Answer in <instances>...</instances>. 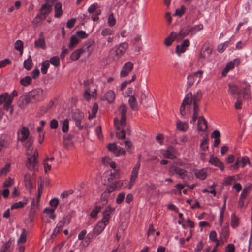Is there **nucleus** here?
I'll return each mask as SVG.
<instances>
[{
    "label": "nucleus",
    "instance_id": "f257e3e1",
    "mask_svg": "<svg viewBox=\"0 0 252 252\" xmlns=\"http://www.w3.org/2000/svg\"><path fill=\"white\" fill-rule=\"evenodd\" d=\"M229 93L233 95L237 96V102L234 105L236 109H240L242 108V101L241 98V94L244 99H247L250 95V85L246 82L238 83H231L228 85Z\"/></svg>",
    "mask_w": 252,
    "mask_h": 252
},
{
    "label": "nucleus",
    "instance_id": "f03ea898",
    "mask_svg": "<svg viewBox=\"0 0 252 252\" xmlns=\"http://www.w3.org/2000/svg\"><path fill=\"white\" fill-rule=\"evenodd\" d=\"M188 165L181 162L174 163L169 169V174L171 176L177 175L184 181H189L192 178L187 172Z\"/></svg>",
    "mask_w": 252,
    "mask_h": 252
},
{
    "label": "nucleus",
    "instance_id": "7ed1b4c3",
    "mask_svg": "<svg viewBox=\"0 0 252 252\" xmlns=\"http://www.w3.org/2000/svg\"><path fill=\"white\" fill-rule=\"evenodd\" d=\"M32 144V140L31 138L28 139L25 144V146L28 149L27 154L29 156L27 158V161L26 163L27 168L31 171H35L38 169L39 166V162L37 160L38 157V153L37 151H35L32 155H30V148Z\"/></svg>",
    "mask_w": 252,
    "mask_h": 252
},
{
    "label": "nucleus",
    "instance_id": "20e7f679",
    "mask_svg": "<svg viewBox=\"0 0 252 252\" xmlns=\"http://www.w3.org/2000/svg\"><path fill=\"white\" fill-rule=\"evenodd\" d=\"M46 2L43 4L40 9V13L38 14L36 18L40 20L46 19L47 15L52 11L53 3L56 0H45Z\"/></svg>",
    "mask_w": 252,
    "mask_h": 252
},
{
    "label": "nucleus",
    "instance_id": "39448f33",
    "mask_svg": "<svg viewBox=\"0 0 252 252\" xmlns=\"http://www.w3.org/2000/svg\"><path fill=\"white\" fill-rule=\"evenodd\" d=\"M12 97L9 96L8 93H5L1 94V105L2 104L4 110H9L10 115H12L14 111L13 106L12 105Z\"/></svg>",
    "mask_w": 252,
    "mask_h": 252
},
{
    "label": "nucleus",
    "instance_id": "423d86ee",
    "mask_svg": "<svg viewBox=\"0 0 252 252\" xmlns=\"http://www.w3.org/2000/svg\"><path fill=\"white\" fill-rule=\"evenodd\" d=\"M32 102H37L43 100L46 96L44 91L41 88H36L28 93Z\"/></svg>",
    "mask_w": 252,
    "mask_h": 252
},
{
    "label": "nucleus",
    "instance_id": "0eeeda50",
    "mask_svg": "<svg viewBox=\"0 0 252 252\" xmlns=\"http://www.w3.org/2000/svg\"><path fill=\"white\" fill-rule=\"evenodd\" d=\"M140 167V162L138 161L137 164L133 167L131 172V175L130 179V182L128 186L129 189H131L134 183L136 181L138 174V171Z\"/></svg>",
    "mask_w": 252,
    "mask_h": 252
},
{
    "label": "nucleus",
    "instance_id": "6e6552de",
    "mask_svg": "<svg viewBox=\"0 0 252 252\" xmlns=\"http://www.w3.org/2000/svg\"><path fill=\"white\" fill-rule=\"evenodd\" d=\"M240 163H242L243 168L244 167L247 163H250L249 158L247 156L238 158L235 163L231 166L230 169H237L239 167Z\"/></svg>",
    "mask_w": 252,
    "mask_h": 252
},
{
    "label": "nucleus",
    "instance_id": "1a4fd4ad",
    "mask_svg": "<svg viewBox=\"0 0 252 252\" xmlns=\"http://www.w3.org/2000/svg\"><path fill=\"white\" fill-rule=\"evenodd\" d=\"M133 68V64L131 62L125 63L121 71L120 76L121 77H126Z\"/></svg>",
    "mask_w": 252,
    "mask_h": 252
},
{
    "label": "nucleus",
    "instance_id": "9d476101",
    "mask_svg": "<svg viewBox=\"0 0 252 252\" xmlns=\"http://www.w3.org/2000/svg\"><path fill=\"white\" fill-rule=\"evenodd\" d=\"M123 55V51L120 50L118 46L112 48L109 52V56L114 61L118 60Z\"/></svg>",
    "mask_w": 252,
    "mask_h": 252
},
{
    "label": "nucleus",
    "instance_id": "9b49d317",
    "mask_svg": "<svg viewBox=\"0 0 252 252\" xmlns=\"http://www.w3.org/2000/svg\"><path fill=\"white\" fill-rule=\"evenodd\" d=\"M114 211V208H111L110 206H107L103 212V218L101 221L107 225L110 219V215Z\"/></svg>",
    "mask_w": 252,
    "mask_h": 252
},
{
    "label": "nucleus",
    "instance_id": "f8f14e48",
    "mask_svg": "<svg viewBox=\"0 0 252 252\" xmlns=\"http://www.w3.org/2000/svg\"><path fill=\"white\" fill-rule=\"evenodd\" d=\"M220 239L221 244H223L229 236V225L227 224L225 226H223L221 231L220 232Z\"/></svg>",
    "mask_w": 252,
    "mask_h": 252
},
{
    "label": "nucleus",
    "instance_id": "ddd939ff",
    "mask_svg": "<svg viewBox=\"0 0 252 252\" xmlns=\"http://www.w3.org/2000/svg\"><path fill=\"white\" fill-rule=\"evenodd\" d=\"M72 117L75 122L76 126L81 129L83 128V126H81V123L84 117L83 114L79 111H75L72 114Z\"/></svg>",
    "mask_w": 252,
    "mask_h": 252
},
{
    "label": "nucleus",
    "instance_id": "4468645a",
    "mask_svg": "<svg viewBox=\"0 0 252 252\" xmlns=\"http://www.w3.org/2000/svg\"><path fill=\"white\" fill-rule=\"evenodd\" d=\"M94 48V44L93 40L88 41L82 47L80 48L82 53L87 52L88 55L89 56Z\"/></svg>",
    "mask_w": 252,
    "mask_h": 252
},
{
    "label": "nucleus",
    "instance_id": "2eb2a0df",
    "mask_svg": "<svg viewBox=\"0 0 252 252\" xmlns=\"http://www.w3.org/2000/svg\"><path fill=\"white\" fill-rule=\"evenodd\" d=\"M29 136V129L25 127H23L18 132V139L19 141L24 142L25 140L28 139Z\"/></svg>",
    "mask_w": 252,
    "mask_h": 252
},
{
    "label": "nucleus",
    "instance_id": "dca6fc26",
    "mask_svg": "<svg viewBox=\"0 0 252 252\" xmlns=\"http://www.w3.org/2000/svg\"><path fill=\"white\" fill-rule=\"evenodd\" d=\"M203 74V71L201 70L198 71L196 72H195L193 74H189L188 75L187 77V84L189 87H190L194 83V77L195 76L197 77L198 76L199 78V79L198 81V83L199 82L200 79L201 78L202 75Z\"/></svg>",
    "mask_w": 252,
    "mask_h": 252
},
{
    "label": "nucleus",
    "instance_id": "f3484780",
    "mask_svg": "<svg viewBox=\"0 0 252 252\" xmlns=\"http://www.w3.org/2000/svg\"><path fill=\"white\" fill-rule=\"evenodd\" d=\"M32 103L31 98L27 93L25 95L21 96L18 102V105L21 108H24L28 104Z\"/></svg>",
    "mask_w": 252,
    "mask_h": 252
},
{
    "label": "nucleus",
    "instance_id": "a211bd4d",
    "mask_svg": "<svg viewBox=\"0 0 252 252\" xmlns=\"http://www.w3.org/2000/svg\"><path fill=\"white\" fill-rule=\"evenodd\" d=\"M163 156L167 158L174 159L176 157V151L174 147L170 146L163 153Z\"/></svg>",
    "mask_w": 252,
    "mask_h": 252
},
{
    "label": "nucleus",
    "instance_id": "6ab92c4d",
    "mask_svg": "<svg viewBox=\"0 0 252 252\" xmlns=\"http://www.w3.org/2000/svg\"><path fill=\"white\" fill-rule=\"evenodd\" d=\"M192 96V93H189L187 94L186 95L185 98L183 100L182 104L180 107V114L183 116L185 115L186 112H185V107L186 105L188 104H190V98Z\"/></svg>",
    "mask_w": 252,
    "mask_h": 252
},
{
    "label": "nucleus",
    "instance_id": "aec40b11",
    "mask_svg": "<svg viewBox=\"0 0 252 252\" xmlns=\"http://www.w3.org/2000/svg\"><path fill=\"white\" fill-rule=\"evenodd\" d=\"M195 176L201 180H205L208 175V169L203 168L201 169H195L194 171Z\"/></svg>",
    "mask_w": 252,
    "mask_h": 252
},
{
    "label": "nucleus",
    "instance_id": "412c9836",
    "mask_svg": "<svg viewBox=\"0 0 252 252\" xmlns=\"http://www.w3.org/2000/svg\"><path fill=\"white\" fill-rule=\"evenodd\" d=\"M190 45V42L189 39L185 40L182 44L180 45H177L176 48V52L179 56H180V54L184 53L186 51V48Z\"/></svg>",
    "mask_w": 252,
    "mask_h": 252
},
{
    "label": "nucleus",
    "instance_id": "4be33fe9",
    "mask_svg": "<svg viewBox=\"0 0 252 252\" xmlns=\"http://www.w3.org/2000/svg\"><path fill=\"white\" fill-rule=\"evenodd\" d=\"M209 162L215 166L219 167L221 171H223L224 170V165L223 163L216 157H214L212 155L210 157Z\"/></svg>",
    "mask_w": 252,
    "mask_h": 252
},
{
    "label": "nucleus",
    "instance_id": "5701e85b",
    "mask_svg": "<svg viewBox=\"0 0 252 252\" xmlns=\"http://www.w3.org/2000/svg\"><path fill=\"white\" fill-rule=\"evenodd\" d=\"M126 118H121L120 121L118 118L114 119V124L117 130L125 129V127H126Z\"/></svg>",
    "mask_w": 252,
    "mask_h": 252
},
{
    "label": "nucleus",
    "instance_id": "b1692460",
    "mask_svg": "<svg viewBox=\"0 0 252 252\" xmlns=\"http://www.w3.org/2000/svg\"><path fill=\"white\" fill-rule=\"evenodd\" d=\"M207 128V122L203 116H199L198 120V129L204 131Z\"/></svg>",
    "mask_w": 252,
    "mask_h": 252
},
{
    "label": "nucleus",
    "instance_id": "393cba45",
    "mask_svg": "<svg viewBox=\"0 0 252 252\" xmlns=\"http://www.w3.org/2000/svg\"><path fill=\"white\" fill-rule=\"evenodd\" d=\"M108 148L109 150L113 152L117 156L121 154V152L122 154H125L126 153V151L124 150L121 149L119 147H118L115 143H111L109 144L108 146Z\"/></svg>",
    "mask_w": 252,
    "mask_h": 252
},
{
    "label": "nucleus",
    "instance_id": "a878e982",
    "mask_svg": "<svg viewBox=\"0 0 252 252\" xmlns=\"http://www.w3.org/2000/svg\"><path fill=\"white\" fill-rule=\"evenodd\" d=\"M107 224L101 221V220L93 229V232L95 235L100 234L104 229Z\"/></svg>",
    "mask_w": 252,
    "mask_h": 252
},
{
    "label": "nucleus",
    "instance_id": "bb28decb",
    "mask_svg": "<svg viewBox=\"0 0 252 252\" xmlns=\"http://www.w3.org/2000/svg\"><path fill=\"white\" fill-rule=\"evenodd\" d=\"M11 137L10 135L2 134L1 136V148L2 147H7L10 143Z\"/></svg>",
    "mask_w": 252,
    "mask_h": 252
},
{
    "label": "nucleus",
    "instance_id": "cd10ccee",
    "mask_svg": "<svg viewBox=\"0 0 252 252\" xmlns=\"http://www.w3.org/2000/svg\"><path fill=\"white\" fill-rule=\"evenodd\" d=\"M34 46L35 48H40L42 49L46 48L44 37L42 33L40 35L39 39L35 41Z\"/></svg>",
    "mask_w": 252,
    "mask_h": 252
},
{
    "label": "nucleus",
    "instance_id": "c85d7f7f",
    "mask_svg": "<svg viewBox=\"0 0 252 252\" xmlns=\"http://www.w3.org/2000/svg\"><path fill=\"white\" fill-rule=\"evenodd\" d=\"M189 33H190V30L189 26L183 28L177 34V39H181L187 36Z\"/></svg>",
    "mask_w": 252,
    "mask_h": 252
},
{
    "label": "nucleus",
    "instance_id": "c756f323",
    "mask_svg": "<svg viewBox=\"0 0 252 252\" xmlns=\"http://www.w3.org/2000/svg\"><path fill=\"white\" fill-rule=\"evenodd\" d=\"M202 95L201 91L198 90L196 94H195L193 96L192 95L191 97H190L189 104H190L192 102H193V104L197 103V102L201 100Z\"/></svg>",
    "mask_w": 252,
    "mask_h": 252
},
{
    "label": "nucleus",
    "instance_id": "7c9ffc66",
    "mask_svg": "<svg viewBox=\"0 0 252 252\" xmlns=\"http://www.w3.org/2000/svg\"><path fill=\"white\" fill-rule=\"evenodd\" d=\"M177 34L176 33V32H172L171 33L170 35L165 39L164 41V44H165V45L167 46H170L172 44L173 41L174 40V39L176 38H177Z\"/></svg>",
    "mask_w": 252,
    "mask_h": 252
},
{
    "label": "nucleus",
    "instance_id": "2f4dec72",
    "mask_svg": "<svg viewBox=\"0 0 252 252\" xmlns=\"http://www.w3.org/2000/svg\"><path fill=\"white\" fill-rule=\"evenodd\" d=\"M13 249L11 242L9 240L7 242L3 245L1 248V252H11Z\"/></svg>",
    "mask_w": 252,
    "mask_h": 252
},
{
    "label": "nucleus",
    "instance_id": "473e14b6",
    "mask_svg": "<svg viewBox=\"0 0 252 252\" xmlns=\"http://www.w3.org/2000/svg\"><path fill=\"white\" fill-rule=\"evenodd\" d=\"M129 105L133 110H136L138 109V103L135 97L132 96L130 97L128 101Z\"/></svg>",
    "mask_w": 252,
    "mask_h": 252
},
{
    "label": "nucleus",
    "instance_id": "72a5a7b5",
    "mask_svg": "<svg viewBox=\"0 0 252 252\" xmlns=\"http://www.w3.org/2000/svg\"><path fill=\"white\" fill-rule=\"evenodd\" d=\"M239 219L236 217L235 213L231 215V225L233 228H236L239 224Z\"/></svg>",
    "mask_w": 252,
    "mask_h": 252
},
{
    "label": "nucleus",
    "instance_id": "f704fd0d",
    "mask_svg": "<svg viewBox=\"0 0 252 252\" xmlns=\"http://www.w3.org/2000/svg\"><path fill=\"white\" fill-rule=\"evenodd\" d=\"M24 181L27 188L29 189L32 188V183L31 180V176L30 174H26L24 176Z\"/></svg>",
    "mask_w": 252,
    "mask_h": 252
},
{
    "label": "nucleus",
    "instance_id": "c9c22d12",
    "mask_svg": "<svg viewBox=\"0 0 252 252\" xmlns=\"http://www.w3.org/2000/svg\"><path fill=\"white\" fill-rule=\"evenodd\" d=\"M23 65L24 67L27 70H30L32 69L33 63L31 56H29L28 58L24 61Z\"/></svg>",
    "mask_w": 252,
    "mask_h": 252
},
{
    "label": "nucleus",
    "instance_id": "e433bc0d",
    "mask_svg": "<svg viewBox=\"0 0 252 252\" xmlns=\"http://www.w3.org/2000/svg\"><path fill=\"white\" fill-rule=\"evenodd\" d=\"M55 17L60 18L61 16L63 13V11L62 9V4L60 3H57L55 4Z\"/></svg>",
    "mask_w": 252,
    "mask_h": 252
},
{
    "label": "nucleus",
    "instance_id": "4c0bfd02",
    "mask_svg": "<svg viewBox=\"0 0 252 252\" xmlns=\"http://www.w3.org/2000/svg\"><path fill=\"white\" fill-rule=\"evenodd\" d=\"M32 82V77L26 76L21 79L20 83L23 86H27L31 84Z\"/></svg>",
    "mask_w": 252,
    "mask_h": 252
},
{
    "label": "nucleus",
    "instance_id": "58836bf2",
    "mask_svg": "<svg viewBox=\"0 0 252 252\" xmlns=\"http://www.w3.org/2000/svg\"><path fill=\"white\" fill-rule=\"evenodd\" d=\"M240 59L237 58L235 59L232 61L228 63L226 67L227 68V69H228L229 70L234 68L235 67V65H236L237 66L238 65L240 64Z\"/></svg>",
    "mask_w": 252,
    "mask_h": 252
},
{
    "label": "nucleus",
    "instance_id": "ea45409f",
    "mask_svg": "<svg viewBox=\"0 0 252 252\" xmlns=\"http://www.w3.org/2000/svg\"><path fill=\"white\" fill-rule=\"evenodd\" d=\"M200 148L203 151H206L208 149V140L207 137L203 138L200 144Z\"/></svg>",
    "mask_w": 252,
    "mask_h": 252
},
{
    "label": "nucleus",
    "instance_id": "a19ab883",
    "mask_svg": "<svg viewBox=\"0 0 252 252\" xmlns=\"http://www.w3.org/2000/svg\"><path fill=\"white\" fill-rule=\"evenodd\" d=\"M203 28V25L201 24L195 25L192 27H189L191 35H194L197 31H200Z\"/></svg>",
    "mask_w": 252,
    "mask_h": 252
},
{
    "label": "nucleus",
    "instance_id": "79ce46f5",
    "mask_svg": "<svg viewBox=\"0 0 252 252\" xmlns=\"http://www.w3.org/2000/svg\"><path fill=\"white\" fill-rule=\"evenodd\" d=\"M79 43V39L75 35H73L70 38V41L68 45L70 49H73Z\"/></svg>",
    "mask_w": 252,
    "mask_h": 252
},
{
    "label": "nucleus",
    "instance_id": "37998d69",
    "mask_svg": "<svg viewBox=\"0 0 252 252\" xmlns=\"http://www.w3.org/2000/svg\"><path fill=\"white\" fill-rule=\"evenodd\" d=\"M105 97L109 103L112 102L115 97L114 92L112 90L108 91L105 94Z\"/></svg>",
    "mask_w": 252,
    "mask_h": 252
},
{
    "label": "nucleus",
    "instance_id": "c03bdc74",
    "mask_svg": "<svg viewBox=\"0 0 252 252\" xmlns=\"http://www.w3.org/2000/svg\"><path fill=\"white\" fill-rule=\"evenodd\" d=\"M50 66V63L48 60L44 61L41 64V70L43 74H46L47 72L48 69Z\"/></svg>",
    "mask_w": 252,
    "mask_h": 252
},
{
    "label": "nucleus",
    "instance_id": "a18cd8bd",
    "mask_svg": "<svg viewBox=\"0 0 252 252\" xmlns=\"http://www.w3.org/2000/svg\"><path fill=\"white\" fill-rule=\"evenodd\" d=\"M177 127L180 131H186L188 128V124L185 122H179L177 123Z\"/></svg>",
    "mask_w": 252,
    "mask_h": 252
},
{
    "label": "nucleus",
    "instance_id": "49530a36",
    "mask_svg": "<svg viewBox=\"0 0 252 252\" xmlns=\"http://www.w3.org/2000/svg\"><path fill=\"white\" fill-rule=\"evenodd\" d=\"M82 53H83L80 49L77 50L71 54L70 56L71 60L73 61H76L78 60L81 54Z\"/></svg>",
    "mask_w": 252,
    "mask_h": 252
},
{
    "label": "nucleus",
    "instance_id": "de8ad7c7",
    "mask_svg": "<svg viewBox=\"0 0 252 252\" xmlns=\"http://www.w3.org/2000/svg\"><path fill=\"white\" fill-rule=\"evenodd\" d=\"M49 63H50L51 64L54 65L55 67H58L60 66V62L59 58L57 56H54L52 57L50 59Z\"/></svg>",
    "mask_w": 252,
    "mask_h": 252
},
{
    "label": "nucleus",
    "instance_id": "09e8293b",
    "mask_svg": "<svg viewBox=\"0 0 252 252\" xmlns=\"http://www.w3.org/2000/svg\"><path fill=\"white\" fill-rule=\"evenodd\" d=\"M69 129V121L67 119L64 120L62 123V131L63 133H66Z\"/></svg>",
    "mask_w": 252,
    "mask_h": 252
},
{
    "label": "nucleus",
    "instance_id": "8fccbe9b",
    "mask_svg": "<svg viewBox=\"0 0 252 252\" xmlns=\"http://www.w3.org/2000/svg\"><path fill=\"white\" fill-rule=\"evenodd\" d=\"M113 31L109 28H105L102 30L101 34L103 36L113 35Z\"/></svg>",
    "mask_w": 252,
    "mask_h": 252
},
{
    "label": "nucleus",
    "instance_id": "3c124183",
    "mask_svg": "<svg viewBox=\"0 0 252 252\" xmlns=\"http://www.w3.org/2000/svg\"><path fill=\"white\" fill-rule=\"evenodd\" d=\"M98 110V105L96 103H94L92 109V112L91 114L89 115V119H92L94 118L96 116V114Z\"/></svg>",
    "mask_w": 252,
    "mask_h": 252
},
{
    "label": "nucleus",
    "instance_id": "603ef678",
    "mask_svg": "<svg viewBox=\"0 0 252 252\" xmlns=\"http://www.w3.org/2000/svg\"><path fill=\"white\" fill-rule=\"evenodd\" d=\"M15 48L16 50L20 52L21 54L23 53V43L20 40H17L15 43Z\"/></svg>",
    "mask_w": 252,
    "mask_h": 252
},
{
    "label": "nucleus",
    "instance_id": "864d4df0",
    "mask_svg": "<svg viewBox=\"0 0 252 252\" xmlns=\"http://www.w3.org/2000/svg\"><path fill=\"white\" fill-rule=\"evenodd\" d=\"M119 111L121 115V118H126L127 107L125 105H121L119 108Z\"/></svg>",
    "mask_w": 252,
    "mask_h": 252
},
{
    "label": "nucleus",
    "instance_id": "5fc2aeb1",
    "mask_svg": "<svg viewBox=\"0 0 252 252\" xmlns=\"http://www.w3.org/2000/svg\"><path fill=\"white\" fill-rule=\"evenodd\" d=\"M116 19L114 18L113 13H111L108 18V24L110 27L114 26L116 24Z\"/></svg>",
    "mask_w": 252,
    "mask_h": 252
},
{
    "label": "nucleus",
    "instance_id": "6e6d98bb",
    "mask_svg": "<svg viewBox=\"0 0 252 252\" xmlns=\"http://www.w3.org/2000/svg\"><path fill=\"white\" fill-rule=\"evenodd\" d=\"M136 79V75H133L132 77V79L129 81H125L123 83H122L121 86V90H123L129 84L131 83L132 82L134 81Z\"/></svg>",
    "mask_w": 252,
    "mask_h": 252
},
{
    "label": "nucleus",
    "instance_id": "4d7b16f0",
    "mask_svg": "<svg viewBox=\"0 0 252 252\" xmlns=\"http://www.w3.org/2000/svg\"><path fill=\"white\" fill-rule=\"evenodd\" d=\"M10 165V163H7L5 165L4 167L1 169V176L6 175L9 171Z\"/></svg>",
    "mask_w": 252,
    "mask_h": 252
},
{
    "label": "nucleus",
    "instance_id": "13d9d810",
    "mask_svg": "<svg viewBox=\"0 0 252 252\" xmlns=\"http://www.w3.org/2000/svg\"><path fill=\"white\" fill-rule=\"evenodd\" d=\"M97 5L94 3L90 5L88 9V11L89 13L94 14L96 13V11H99L97 9Z\"/></svg>",
    "mask_w": 252,
    "mask_h": 252
},
{
    "label": "nucleus",
    "instance_id": "bf43d9fd",
    "mask_svg": "<svg viewBox=\"0 0 252 252\" xmlns=\"http://www.w3.org/2000/svg\"><path fill=\"white\" fill-rule=\"evenodd\" d=\"M101 208L99 206L95 207L91 212L90 216L92 218H95L97 215L98 212L100 211Z\"/></svg>",
    "mask_w": 252,
    "mask_h": 252
},
{
    "label": "nucleus",
    "instance_id": "052dcab7",
    "mask_svg": "<svg viewBox=\"0 0 252 252\" xmlns=\"http://www.w3.org/2000/svg\"><path fill=\"white\" fill-rule=\"evenodd\" d=\"M119 132H116V136L117 137L121 139H123L125 138L126 137V132H125V129H121V130H119Z\"/></svg>",
    "mask_w": 252,
    "mask_h": 252
},
{
    "label": "nucleus",
    "instance_id": "680f3d73",
    "mask_svg": "<svg viewBox=\"0 0 252 252\" xmlns=\"http://www.w3.org/2000/svg\"><path fill=\"white\" fill-rule=\"evenodd\" d=\"M71 218L72 216L70 214H67L63 218L61 221L64 224V225L68 224L69 223Z\"/></svg>",
    "mask_w": 252,
    "mask_h": 252
},
{
    "label": "nucleus",
    "instance_id": "e2e57ef3",
    "mask_svg": "<svg viewBox=\"0 0 252 252\" xmlns=\"http://www.w3.org/2000/svg\"><path fill=\"white\" fill-rule=\"evenodd\" d=\"M186 8L184 6H182L181 9H177L175 11V15L181 17L185 12Z\"/></svg>",
    "mask_w": 252,
    "mask_h": 252
},
{
    "label": "nucleus",
    "instance_id": "0e129e2a",
    "mask_svg": "<svg viewBox=\"0 0 252 252\" xmlns=\"http://www.w3.org/2000/svg\"><path fill=\"white\" fill-rule=\"evenodd\" d=\"M26 203H24L22 201H19V202L15 203L11 206V209L20 208L25 206Z\"/></svg>",
    "mask_w": 252,
    "mask_h": 252
},
{
    "label": "nucleus",
    "instance_id": "69168bd1",
    "mask_svg": "<svg viewBox=\"0 0 252 252\" xmlns=\"http://www.w3.org/2000/svg\"><path fill=\"white\" fill-rule=\"evenodd\" d=\"M50 126L51 129H56L58 126V122L56 119H53L50 123Z\"/></svg>",
    "mask_w": 252,
    "mask_h": 252
},
{
    "label": "nucleus",
    "instance_id": "338daca9",
    "mask_svg": "<svg viewBox=\"0 0 252 252\" xmlns=\"http://www.w3.org/2000/svg\"><path fill=\"white\" fill-rule=\"evenodd\" d=\"M14 183V181L12 179L9 177L7 180H6L4 183H3V187H9L13 185Z\"/></svg>",
    "mask_w": 252,
    "mask_h": 252
},
{
    "label": "nucleus",
    "instance_id": "774afa93",
    "mask_svg": "<svg viewBox=\"0 0 252 252\" xmlns=\"http://www.w3.org/2000/svg\"><path fill=\"white\" fill-rule=\"evenodd\" d=\"M235 181V177L234 176L227 177L224 181V184L225 185H230L233 181Z\"/></svg>",
    "mask_w": 252,
    "mask_h": 252
}]
</instances>
